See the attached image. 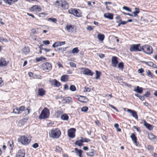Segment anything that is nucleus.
<instances>
[{
  "label": "nucleus",
  "mask_w": 157,
  "mask_h": 157,
  "mask_svg": "<svg viewBox=\"0 0 157 157\" xmlns=\"http://www.w3.org/2000/svg\"><path fill=\"white\" fill-rule=\"evenodd\" d=\"M59 46V42L55 43L52 45V47L55 48Z\"/></svg>",
  "instance_id": "de8ad7c7"
},
{
  "label": "nucleus",
  "mask_w": 157,
  "mask_h": 157,
  "mask_svg": "<svg viewBox=\"0 0 157 157\" xmlns=\"http://www.w3.org/2000/svg\"><path fill=\"white\" fill-rule=\"evenodd\" d=\"M74 9H71L68 10V13H69L73 15L74 12Z\"/></svg>",
  "instance_id": "603ef678"
},
{
  "label": "nucleus",
  "mask_w": 157,
  "mask_h": 157,
  "mask_svg": "<svg viewBox=\"0 0 157 157\" xmlns=\"http://www.w3.org/2000/svg\"><path fill=\"white\" fill-rule=\"evenodd\" d=\"M127 111L128 112L131 113L132 114V115L135 119H138V117L137 114V113L135 111L131 110V109H127Z\"/></svg>",
  "instance_id": "2eb2a0df"
},
{
  "label": "nucleus",
  "mask_w": 157,
  "mask_h": 157,
  "mask_svg": "<svg viewBox=\"0 0 157 157\" xmlns=\"http://www.w3.org/2000/svg\"><path fill=\"white\" fill-rule=\"evenodd\" d=\"M62 150L61 148L59 146H56V152H60Z\"/></svg>",
  "instance_id": "37998d69"
},
{
  "label": "nucleus",
  "mask_w": 157,
  "mask_h": 157,
  "mask_svg": "<svg viewBox=\"0 0 157 157\" xmlns=\"http://www.w3.org/2000/svg\"><path fill=\"white\" fill-rule=\"evenodd\" d=\"M43 44L45 45H48L50 44V42L49 40H44L43 41Z\"/></svg>",
  "instance_id": "13d9d810"
},
{
  "label": "nucleus",
  "mask_w": 157,
  "mask_h": 157,
  "mask_svg": "<svg viewBox=\"0 0 157 157\" xmlns=\"http://www.w3.org/2000/svg\"><path fill=\"white\" fill-rule=\"evenodd\" d=\"M130 50L131 52L141 51L142 47L140 44H132L131 45Z\"/></svg>",
  "instance_id": "39448f33"
},
{
  "label": "nucleus",
  "mask_w": 157,
  "mask_h": 157,
  "mask_svg": "<svg viewBox=\"0 0 157 157\" xmlns=\"http://www.w3.org/2000/svg\"><path fill=\"white\" fill-rule=\"evenodd\" d=\"M109 106L111 108L114 109L117 112L118 111V110L117 109V108H115L113 105H109Z\"/></svg>",
  "instance_id": "bf43d9fd"
},
{
  "label": "nucleus",
  "mask_w": 157,
  "mask_h": 157,
  "mask_svg": "<svg viewBox=\"0 0 157 157\" xmlns=\"http://www.w3.org/2000/svg\"><path fill=\"white\" fill-rule=\"evenodd\" d=\"M98 37L99 40L102 41L104 39L105 36L104 34H99L98 35Z\"/></svg>",
  "instance_id": "c756f323"
},
{
  "label": "nucleus",
  "mask_w": 157,
  "mask_h": 157,
  "mask_svg": "<svg viewBox=\"0 0 157 157\" xmlns=\"http://www.w3.org/2000/svg\"><path fill=\"white\" fill-rule=\"evenodd\" d=\"M75 144L79 146H81L83 145V144L79 140L76 141L75 142Z\"/></svg>",
  "instance_id": "c9c22d12"
},
{
  "label": "nucleus",
  "mask_w": 157,
  "mask_h": 157,
  "mask_svg": "<svg viewBox=\"0 0 157 157\" xmlns=\"http://www.w3.org/2000/svg\"><path fill=\"white\" fill-rule=\"evenodd\" d=\"M113 14L112 13H105L104 14V17L110 20H112L113 19Z\"/></svg>",
  "instance_id": "f3484780"
},
{
  "label": "nucleus",
  "mask_w": 157,
  "mask_h": 157,
  "mask_svg": "<svg viewBox=\"0 0 157 157\" xmlns=\"http://www.w3.org/2000/svg\"><path fill=\"white\" fill-rule=\"evenodd\" d=\"M88 109V108L87 106H85L81 108V111L82 112H86Z\"/></svg>",
  "instance_id": "f704fd0d"
},
{
  "label": "nucleus",
  "mask_w": 157,
  "mask_h": 157,
  "mask_svg": "<svg viewBox=\"0 0 157 157\" xmlns=\"http://www.w3.org/2000/svg\"><path fill=\"white\" fill-rule=\"evenodd\" d=\"M59 46H61L62 45H63L65 44V41H62V42H59Z\"/></svg>",
  "instance_id": "69168bd1"
},
{
  "label": "nucleus",
  "mask_w": 157,
  "mask_h": 157,
  "mask_svg": "<svg viewBox=\"0 0 157 157\" xmlns=\"http://www.w3.org/2000/svg\"><path fill=\"white\" fill-rule=\"evenodd\" d=\"M94 150L92 149L90 150V151L87 152L86 154L88 156L91 157L93 156L94 155Z\"/></svg>",
  "instance_id": "a878e982"
},
{
  "label": "nucleus",
  "mask_w": 157,
  "mask_h": 157,
  "mask_svg": "<svg viewBox=\"0 0 157 157\" xmlns=\"http://www.w3.org/2000/svg\"><path fill=\"white\" fill-rule=\"evenodd\" d=\"M9 63V61L6 59L1 57L0 59V66L4 67L8 65Z\"/></svg>",
  "instance_id": "6e6552de"
},
{
  "label": "nucleus",
  "mask_w": 157,
  "mask_h": 157,
  "mask_svg": "<svg viewBox=\"0 0 157 157\" xmlns=\"http://www.w3.org/2000/svg\"><path fill=\"white\" fill-rule=\"evenodd\" d=\"M73 15L76 17H79L80 16V14L79 13L78 11L76 9H75L74 10Z\"/></svg>",
  "instance_id": "2f4dec72"
},
{
  "label": "nucleus",
  "mask_w": 157,
  "mask_h": 157,
  "mask_svg": "<svg viewBox=\"0 0 157 157\" xmlns=\"http://www.w3.org/2000/svg\"><path fill=\"white\" fill-rule=\"evenodd\" d=\"M130 137L132 139V140L133 143L135 144L137 146H138L137 142V137L135 135L134 133H132L130 136Z\"/></svg>",
  "instance_id": "6ab92c4d"
},
{
  "label": "nucleus",
  "mask_w": 157,
  "mask_h": 157,
  "mask_svg": "<svg viewBox=\"0 0 157 157\" xmlns=\"http://www.w3.org/2000/svg\"><path fill=\"white\" fill-rule=\"evenodd\" d=\"M124 67V64L123 62H120L118 63V67L119 68L122 69Z\"/></svg>",
  "instance_id": "58836bf2"
},
{
  "label": "nucleus",
  "mask_w": 157,
  "mask_h": 157,
  "mask_svg": "<svg viewBox=\"0 0 157 157\" xmlns=\"http://www.w3.org/2000/svg\"><path fill=\"white\" fill-rule=\"evenodd\" d=\"M69 76L66 75H63L61 77V80L62 82H65L67 81L68 79Z\"/></svg>",
  "instance_id": "5701e85b"
},
{
  "label": "nucleus",
  "mask_w": 157,
  "mask_h": 157,
  "mask_svg": "<svg viewBox=\"0 0 157 157\" xmlns=\"http://www.w3.org/2000/svg\"><path fill=\"white\" fill-rule=\"evenodd\" d=\"M61 118L63 120H67L68 119L69 117L67 114H64L62 115L61 117Z\"/></svg>",
  "instance_id": "bb28decb"
},
{
  "label": "nucleus",
  "mask_w": 157,
  "mask_h": 157,
  "mask_svg": "<svg viewBox=\"0 0 157 157\" xmlns=\"http://www.w3.org/2000/svg\"><path fill=\"white\" fill-rule=\"evenodd\" d=\"M144 125L146 128L150 130H151L153 129V127L152 126L151 124L147 123L145 121H144Z\"/></svg>",
  "instance_id": "412c9836"
},
{
  "label": "nucleus",
  "mask_w": 157,
  "mask_h": 157,
  "mask_svg": "<svg viewBox=\"0 0 157 157\" xmlns=\"http://www.w3.org/2000/svg\"><path fill=\"white\" fill-rule=\"evenodd\" d=\"M48 20L49 21H51L52 22H54V23H56L57 21V20L56 18H48Z\"/></svg>",
  "instance_id": "49530a36"
},
{
  "label": "nucleus",
  "mask_w": 157,
  "mask_h": 157,
  "mask_svg": "<svg viewBox=\"0 0 157 157\" xmlns=\"http://www.w3.org/2000/svg\"><path fill=\"white\" fill-rule=\"evenodd\" d=\"M42 59H45L46 58H43L42 57H40L39 58H36V60L37 62H39L40 61H41L42 60Z\"/></svg>",
  "instance_id": "3c124183"
},
{
  "label": "nucleus",
  "mask_w": 157,
  "mask_h": 157,
  "mask_svg": "<svg viewBox=\"0 0 157 157\" xmlns=\"http://www.w3.org/2000/svg\"><path fill=\"white\" fill-rule=\"evenodd\" d=\"M61 1L59 0H57L55 2V5L56 6H61Z\"/></svg>",
  "instance_id": "4c0bfd02"
},
{
  "label": "nucleus",
  "mask_w": 157,
  "mask_h": 157,
  "mask_svg": "<svg viewBox=\"0 0 157 157\" xmlns=\"http://www.w3.org/2000/svg\"><path fill=\"white\" fill-rule=\"evenodd\" d=\"M61 2V6L62 9L65 10L69 8V5L65 1H62V0H59Z\"/></svg>",
  "instance_id": "9b49d317"
},
{
  "label": "nucleus",
  "mask_w": 157,
  "mask_h": 157,
  "mask_svg": "<svg viewBox=\"0 0 157 157\" xmlns=\"http://www.w3.org/2000/svg\"><path fill=\"white\" fill-rule=\"evenodd\" d=\"M13 113H15V114H18L21 113V112H20L18 109V108H16L15 109H13Z\"/></svg>",
  "instance_id": "72a5a7b5"
},
{
  "label": "nucleus",
  "mask_w": 157,
  "mask_h": 157,
  "mask_svg": "<svg viewBox=\"0 0 157 157\" xmlns=\"http://www.w3.org/2000/svg\"><path fill=\"white\" fill-rule=\"evenodd\" d=\"M75 151L77 155L79 156V157H83L82 155V154L83 152V151L81 150H78L77 148H75Z\"/></svg>",
  "instance_id": "a211bd4d"
},
{
  "label": "nucleus",
  "mask_w": 157,
  "mask_h": 157,
  "mask_svg": "<svg viewBox=\"0 0 157 157\" xmlns=\"http://www.w3.org/2000/svg\"><path fill=\"white\" fill-rule=\"evenodd\" d=\"M84 91L90 92V89L87 86H85L84 87Z\"/></svg>",
  "instance_id": "5fc2aeb1"
},
{
  "label": "nucleus",
  "mask_w": 157,
  "mask_h": 157,
  "mask_svg": "<svg viewBox=\"0 0 157 157\" xmlns=\"http://www.w3.org/2000/svg\"><path fill=\"white\" fill-rule=\"evenodd\" d=\"M82 72L83 74L88 75L92 76L93 74V73L91 70L87 68H82Z\"/></svg>",
  "instance_id": "1a4fd4ad"
},
{
  "label": "nucleus",
  "mask_w": 157,
  "mask_h": 157,
  "mask_svg": "<svg viewBox=\"0 0 157 157\" xmlns=\"http://www.w3.org/2000/svg\"><path fill=\"white\" fill-rule=\"evenodd\" d=\"M74 26L71 25H67L65 29L69 32H72L73 31Z\"/></svg>",
  "instance_id": "dca6fc26"
},
{
  "label": "nucleus",
  "mask_w": 157,
  "mask_h": 157,
  "mask_svg": "<svg viewBox=\"0 0 157 157\" xmlns=\"http://www.w3.org/2000/svg\"><path fill=\"white\" fill-rule=\"evenodd\" d=\"M137 71L139 73H140L141 74L142 73L144 72V70L142 68H141L140 69H139Z\"/></svg>",
  "instance_id": "4d7b16f0"
},
{
  "label": "nucleus",
  "mask_w": 157,
  "mask_h": 157,
  "mask_svg": "<svg viewBox=\"0 0 157 157\" xmlns=\"http://www.w3.org/2000/svg\"><path fill=\"white\" fill-rule=\"evenodd\" d=\"M111 62L112 66H113L114 67H116L118 63L117 58L116 56H113L112 58Z\"/></svg>",
  "instance_id": "9d476101"
},
{
  "label": "nucleus",
  "mask_w": 157,
  "mask_h": 157,
  "mask_svg": "<svg viewBox=\"0 0 157 157\" xmlns=\"http://www.w3.org/2000/svg\"><path fill=\"white\" fill-rule=\"evenodd\" d=\"M36 10L38 11H40L41 10V8L40 6L38 5H34L31 8V10Z\"/></svg>",
  "instance_id": "4be33fe9"
},
{
  "label": "nucleus",
  "mask_w": 157,
  "mask_h": 157,
  "mask_svg": "<svg viewBox=\"0 0 157 157\" xmlns=\"http://www.w3.org/2000/svg\"><path fill=\"white\" fill-rule=\"evenodd\" d=\"M0 41L6 43L8 42V40L6 39H5L3 38H2L1 39Z\"/></svg>",
  "instance_id": "0e129e2a"
},
{
  "label": "nucleus",
  "mask_w": 157,
  "mask_h": 157,
  "mask_svg": "<svg viewBox=\"0 0 157 157\" xmlns=\"http://www.w3.org/2000/svg\"><path fill=\"white\" fill-rule=\"evenodd\" d=\"M18 109L20 112H21V111H22L25 110V107L23 106H21Z\"/></svg>",
  "instance_id": "8fccbe9b"
},
{
  "label": "nucleus",
  "mask_w": 157,
  "mask_h": 157,
  "mask_svg": "<svg viewBox=\"0 0 157 157\" xmlns=\"http://www.w3.org/2000/svg\"><path fill=\"white\" fill-rule=\"evenodd\" d=\"M25 152L23 150H20L16 154V157H25Z\"/></svg>",
  "instance_id": "4468645a"
},
{
  "label": "nucleus",
  "mask_w": 157,
  "mask_h": 157,
  "mask_svg": "<svg viewBox=\"0 0 157 157\" xmlns=\"http://www.w3.org/2000/svg\"><path fill=\"white\" fill-rule=\"evenodd\" d=\"M142 50L145 53L150 54L153 52V50L151 47L148 45H145L142 47Z\"/></svg>",
  "instance_id": "20e7f679"
},
{
  "label": "nucleus",
  "mask_w": 157,
  "mask_h": 157,
  "mask_svg": "<svg viewBox=\"0 0 157 157\" xmlns=\"http://www.w3.org/2000/svg\"><path fill=\"white\" fill-rule=\"evenodd\" d=\"M30 48L28 46H25L22 50V54L26 55L29 53Z\"/></svg>",
  "instance_id": "ddd939ff"
},
{
  "label": "nucleus",
  "mask_w": 157,
  "mask_h": 157,
  "mask_svg": "<svg viewBox=\"0 0 157 157\" xmlns=\"http://www.w3.org/2000/svg\"><path fill=\"white\" fill-rule=\"evenodd\" d=\"M24 111H25V115L28 114L29 113V110L28 109H25Z\"/></svg>",
  "instance_id": "e2e57ef3"
},
{
  "label": "nucleus",
  "mask_w": 157,
  "mask_h": 157,
  "mask_svg": "<svg viewBox=\"0 0 157 157\" xmlns=\"http://www.w3.org/2000/svg\"><path fill=\"white\" fill-rule=\"evenodd\" d=\"M123 9L129 12H131V10L130 8L126 6H124Z\"/></svg>",
  "instance_id": "c03bdc74"
},
{
  "label": "nucleus",
  "mask_w": 157,
  "mask_h": 157,
  "mask_svg": "<svg viewBox=\"0 0 157 157\" xmlns=\"http://www.w3.org/2000/svg\"><path fill=\"white\" fill-rule=\"evenodd\" d=\"M93 29V27L91 26H90V25L88 26L87 27V29L88 31H90L92 30Z\"/></svg>",
  "instance_id": "864d4df0"
},
{
  "label": "nucleus",
  "mask_w": 157,
  "mask_h": 157,
  "mask_svg": "<svg viewBox=\"0 0 157 157\" xmlns=\"http://www.w3.org/2000/svg\"><path fill=\"white\" fill-rule=\"evenodd\" d=\"M147 149L149 150H152L153 149V147L151 145H148L147 147Z\"/></svg>",
  "instance_id": "052dcab7"
},
{
  "label": "nucleus",
  "mask_w": 157,
  "mask_h": 157,
  "mask_svg": "<svg viewBox=\"0 0 157 157\" xmlns=\"http://www.w3.org/2000/svg\"><path fill=\"white\" fill-rule=\"evenodd\" d=\"M29 136L28 135L22 136L18 139V141L19 143L23 145H28L30 141V140L29 139Z\"/></svg>",
  "instance_id": "f03ea898"
},
{
  "label": "nucleus",
  "mask_w": 157,
  "mask_h": 157,
  "mask_svg": "<svg viewBox=\"0 0 157 157\" xmlns=\"http://www.w3.org/2000/svg\"><path fill=\"white\" fill-rule=\"evenodd\" d=\"M122 13L124 15H129V16H132V14H131L129 13H126L123 12H122Z\"/></svg>",
  "instance_id": "774afa93"
},
{
  "label": "nucleus",
  "mask_w": 157,
  "mask_h": 157,
  "mask_svg": "<svg viewBox=\"0 0 157 157\" xmlns=\"http://www.w3.org/2000/svg\"><path fill=\"white\" fill-rule=\"evenodd\" d=\"M38 95L42 96L45 94V91L42 88L39 89L38 90Z\"/></svg>",
  "instance_id": "b1692460"
},
{
  "label": "nucleus",
  "mask_w": 157,
  "mask_h": 157,
  "mask_svg": "<svg viewBox=\"0 0 157 157\" xmlns=\"http://www.w3.org/2000/svg\"><path fill=\"white\" fill-rule=\"evenodd\" d=\"M116 19L117 20L116 21L117 23H119L122 21L121 19L120 18V16L119 15L116 17Z\"/></svg>",
  "instance_id": "a18cd8bd"
},
{
  "label": "nucleus",
  "mask_w": 157,
  "mask_h": 157,
  "mask_svg": "<svg viewBox=\"0 0 157 157\" xmlns=\"http://www.w3.org/2000/svg\"><path fill=\"white\" fill-rule=\"evenodd\" d=\"M39 146V145L37 143H35L34 144H33L32 145V147L34 148H36L38 147Z\"/></svg>",
  "instance_id": "6e6d98bb"
},
{
  "label": "nucleus",
  "mask_w": 157,
  "mask_h": 157,
  "mask_svg": "<svg viewBox=\"0 0 157 157\" xmlns=\"http://www.w3.org/2000/svg\"><path fill=\"white\" fill-rule=\"evenodd\" d=\"M42 67L43 70L46 72L49 71L52 68L51 64L48 62L43 63L42 65Z\"/></svg>",
  "instance_id": "423d86ee"
},
{
  "label": "nucleus",
  "mask_w": 157,
  "mask_h": 157,
  "mask_svg": "<svg viewBox=\"0 0 157 157\" xmlns=\"http://www.w3.org/2000/svg\"><path fill=\"white\" fill-rule=\"evenodd\" d=\"M148 138L150 140H152L154 139L155 138V136H154L152 133H151L150 134H148Z\"/></svg>",
  "instance_id": "cd10ccee"
},
{
  "label": "nucleus",
  "mask_w": 157,
  "mask_h": 157,
  "mask_svg": "<svg viewBox=\"0 0 157 157\" xmlns=\"http://www.w3.org/2000/svg\"><path fill=\"white\" fill-rule=\"evenodd\" d=\"M49 115V112L47 108L45 107L42 110L39 118L40 119L48 118Z\"/></svg>",
  "instance_id": "7ed1b4c3"
},
{
  "label": "nucleus",
  "mask_w": 157,
  "mask_h": 157,
  "mask_svg": "<svg viewBox=\"0 0 157 157\" xmlns=\"http://www.w3.org/2000/svg\"><path fill=\"white\" fill-rule=\"evenodd\" d=\"M78 100L82 103H86L88 101L87 98L85 96H80L78 98Z\"/></svg>",
  "instance_id": "f8f14e48"
},
{
  "label": "nucleus",
  "mask_w": 157,
  "mask_h": 157,
  "mask_svg": "<svg viewBox=\"0 0 157 157\" xmlns=\"http://www.w3.org/2000/svg\"><path fill=\"white\" fill-rule=\"evenodd\" d=\"M150 94V93L147 91L144 94V96L146 97H148L149 96Z\"/></svg>",
  "instance_id": "338daca9"
},
{
  "label": "nucleus",
  "mask_w": 157,
  "mask_h": 157,
  "mask_svg": "<svg viewBox=\"0 0 157 157\" xmlns=\"http://www.w3.org/2000/svg\"><path fill=\"white\" fill-rule=\"evenodd\" d=\"M79 51V50L77 48H73L72 50L71 53L73 54L77 53Z\"/></svg>",
  "instance_id": "473e14b6"
},
{
  "label": "nucleus",
  "mask_w": 157,
  "mask_h": 157,
  "mask_svg": "<svg viewBox=\"0 0 157 157\" xmlns=\"http://www.w3.org/2000/svg\"><path fill=\"white\" fill-rule=\"evenodd\" d=\"M53 82H54V85L56 87H58L60 85V83L56 79H54Z\"/></svg>",
  "instance_id": "c85d7f7f"
},
{
  "label": "nucleus",
  "mask_w": 157,
  "mask_h": 157,
  "mask_svg": "<svg viewBox=\"0 0 157 157\" xmlns=\"http://www.w3.org/2000/svg\"><path fill=\"white\" fill-rule=\"evenodd\" d=\"M63 101H64L65 103H69L71 102L72 100L71 97H68L65 98V99H63Z\"/></svg>",
  "instance_id": "393cba45"
},
{
  "label": "nucleus",
  "mask_w": 157,
  "mask_h": 157,
  "mask_svg": "<svg viewBox=\"0 0 157 157\" xmlns=\"http://www.w3.org/2000/svg\"><path fill=\"white\" fill-rule=\"evenodd\" d=\"M135 11L133 12V13L134 14V17H136L137 15V14L140 13L139 9L138 8H135Z\"/></svg>",
  "instance_id": "7c9ffc66"
},
{
  "label": "nucleus",
  "mask_w": 157,
  "mask_h": 157,
  "mask_svg": "<svg viewBox=\"0 0 157 157\" xmlns=\"http://www.w3.org/2000/svg\"><path fill=\"white\" fill-rule=\"evenodd\" d=\"M61 133L58 128H53L49 132L50 137L52 138H58L60 136Z\"/></svg>",
  "instance_id": "f257e3e1"
},
{
  "label": "nucleus",
  "mask_w": 157,
  "mask_h": 157,
  "mask_svg": "<svg viewBox=\"0 0 157 157\" xmlns=\"http://www.w3.org/2000/svg\"><path fill=\"white\" fill-rule=\"evenodd\" d=\"M75 129L74 128H71L69 129L67 132L68 136L71 138H73L75 136Z\"/></svg>",
  "instance_id": "0eeeda50"
},
{
  "label": "nucleus",
  "mask_w": 157,
  "mask_h": 157,
  "mask_svg": "<svg viewBox=\"0 0 157 157\" xmlns=\"http://www.w3.org/2000/svg\"><path fill=\"white\" fill-rule=\"evenodd\" d=\"M96 77H95L96 79H99L100 75L101 74V72L98 71H96Z\"/></svg>",
  "instance_id": "e433bc0d"
},
{
  "label": "nucleus",
  "mask_w": 157,
  "mask_h": 157,
  "mask_svg": "<svg viewBox=\"0 0 157 157\" xmlns=\"http://www.w3.org/2000/svg\"><path fill=\"white\" fill-rule=\"evenodd\" d=\"M70 90L71 91H75L76 90V88L75 86L74 85H71L70 87Z\"/></svg>",
  "instance_id": "ea45409f"
},
{
  "label": "nucleus",
  "mask_w": 157,
  "mask_h": 157,
  "mask_svg": "<svg viewBox=\"0 0 157 157\" xmlns=\"http://www.w3.org/2000/svg\"><path fill=\"white\" fill-rule=\"evenodd\" d=\"M70 64L71 67H76V64L75 63H74L73 62H71L70 63Z\"/></svg>",
  "instance_id": "680f3d73"
},
{
  "label": "nucleus",
  "mask_w": 157,
  "mask_h": 157,
  "mask_svg": "<svg viewBox=\"0 0 157 157\" xmlns=\"http://www.w3.org/2000/svg\"><path fill=\"white\" fill-rule=\"evenodd\" d=\"M97 55L101 59L104 58L105 57V55L101 53H98L97 54Z\"/></svg>",
  "instance_id": "09e8293b"
},
{
  "label": "nucleus",
  "mask_w": 157,
  "mask_h": 157,
  "mask_svg": "<svg viewBox=\"0 0 157 157\" xmlns=\"http://www.w3.org/2000/svg\"><path fill=\"white\" fill-rule=\"evenodd\" d=\"M146 64L147 65L150 67H154V64L152 62H148L146 63Z\"/></svg>",
  "instance_id": "a19ab883"
},
{
  "label": "nucleus",
  "mask_w": 157,
  "mask_h": 157,
  "mask_svg": "<svg viewBox=\"0 0 157 157\" xmlns=\"http://www.w3.org/2000/svg\"><path fill=\"white\" fill-rule=\"evenodd\" d=\"M143 88L137 86L133 90L139 94H141L143 92Z\"/></svg>",
  "instance_id": "aec40b11"
},
{
  "label": "nucleus",
  "mask_w": 157,
  "mask_h": 157,
  "mask_svg": "<svg viewBox=\"0 0 157 157\" xmlns=\"http://www.w3.org/2000/svg\"><path fill=\"white\" fill-rule=\"evenodd\" d=\"M8 145L10 147L9 148L11 149L13 147V141H9Z\"/></svg>",
  "instance_id": "79ce46f5"
}]
</instances>
